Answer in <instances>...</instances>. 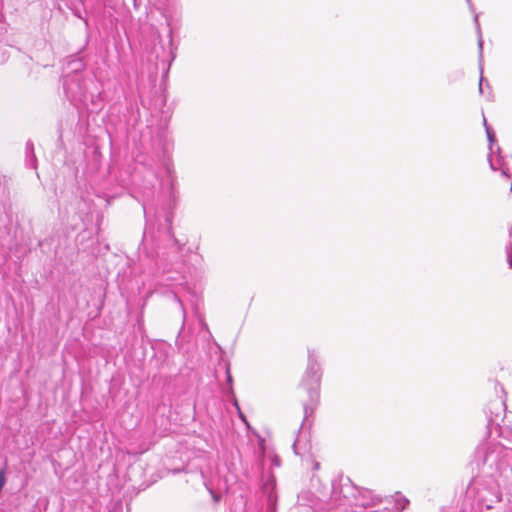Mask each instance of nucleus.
I'll use <instances>...</instances> for the list:
<instances>
[{"mask_svg":"<svg viewBox=\"0 0 512 512\" xmlns=\"http://www.w3.org/2000/svg\"><path fill=\"white\" fill-rule=\"evenodd\" d=\"M321 381L320 366L317 362L310 360L304 373L302 383L307 389L318 388Z\"/></svg>","mask_w":512,"mask_h":512,"instance_id":"1","label":"nucleus"},{"mask_svg":"<svg viewBox=\"0 0 512 512\" xmlns=\"http://www.w3.org/2000/svg\"><path fill=\"white\" fill-rule=\"evenodd\" d=\"M495 192L509 194L512 191V180L506 173H500L493 182Z\"/></svg>","mask_w":512,"mask_h":512,"instance_id":"2","label":"nucleus"},{"mask_svg":"<svg viewBox=\"0 0 512 512\" xmlns=\"http://www.w3.org/2000/svg\"><path fill=\"white\" fill-rule=\"evenodd\" d=\"M6 484L5 470H0V487L3 488Z\"/></svg>","mask_w":512,"mask_h":512,"instance_id":"3","label":"nucleus"},{"mask_svg":"<svg viewBox=\"0 0 512 512\" xmlns=\"http://www.w3.org/2000/svg\"><path fill=\"white\" fill-rule=\"evenodd\" d=\"M239 416H240V418L243 420V422H245V423H246V425L248 426V422H247V420H246V417L243 415V413H242V412H239Z\"/></svg>","mask_w":512,"mask_h":512,"instance_id":"4","label":"nucleus"},{"mask_svg":"<svg viewBox=\"0 0 512 512\" xmlns=\"http://www.w3.org/2000/svg\"><path fill=\"white\" fill-rule=\"evenodd\" d=\"M64 87H65L66 91L71 90V85L68 84L67 82H65Z\"/></svg>","mask_w":512,"mask_h":512,"instance_id":"5","label":"nucleus"},{"mask_svg":"<svg viewBox=\"0 0 512 512\" xmlns=\"http://www.w3.org/2000/svg\"><path fill=\"white\" fill-rule=\"evenodd\" d=\"M29 148L33 149V145L31 143H27V149Z\"/></svg>","mask_w":512,"mask_h":512,"instance_id":"6","label":"nucleus"}]
</instances>
